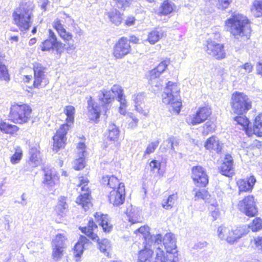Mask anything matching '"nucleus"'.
Masks as SVG:
<instances>
[{
    "instance_id": "f257e3e1",
    "label": "nucleus",
    "mask_w": 262,
    "mask_h": 262,
    "mask_svg": "<svg viewBox=\"0 0 262 262\" xmlns=\"http://www.w3.org/2000/svg\"><path fill=\"white\" fill-rule=\"evenodd\" d=\"M97 228L98 226L93 219L89 220L86 226L79 228L84 235L80 236L78 242L74 247V255L76 261L80 260L84 251V247L92 245V243L89 239L97 243V248L100 252L107 257H112V248L111 242L107 238L100 239L98 234L94 232Z\"/></svg>"
},
{
    "instance_id": "f03ea898",
    "label": "nucleus",
    "mask_w": 262,
    "mask_h": 262,
    "mask_svg": "<svg viewBox=\"0 0 262 262\" xmlns=\"http://www.w3.org/2000/svg\"><path fill=\"white\" fill-rule=\"evenodd\" d=\"M62 23V20L57 18L52 23V27L57 32L59 37L64 41V43L58 40L54 31L49 29L48 30V37L44 40L40 45V49L42 51H50L51 50H55L60 54L64 50L70 51L75 49L73 44L75 37L71 32L66 30Z\"/></svg>"
},
{
    "instance_id": "7ed1b4c3",
    "label": "nucleus",
    "mask_w": 262,
    "mask_h": 262,
    "mask_svg": "<svg viewBox=\"0 0 262 262\" xmlns=\"http://www.w3.org/2000/svg\"><path fill=\"white\" fill-rule=\"evenodd\" d=\"M63 113L66 116L65 122L60 125L52 137V150L58 152L64 149L67 143V135L75 120V108L71 105L64 107Z\"/></svg>"
},
{
    "instance_id": "20e7f679",
    "label": "nucleus",
    "mask_w": 262,
    "mask_h": 262,
    "mask_svg": "<svg viewBox=\"0 0 262 262\" xmlns=\"http://www.w3.org/2000/svg\"><path fill=\"white\" fill-rule=\"evenodd\" d=\"M100 183L111 189L107 196L110 204L114 207H118L124 203L126 197L125 186L117 177L114 175L103 176Z\"/></svg>"
},
{
    "instance_id": "39448f33",
    "label": "nucleus",
    "mask_w": 262,
    "mask_h": 262,
    "mask_svg": "<svg viewBox=\"0 0 262 262\" xmlns=\"http://www.w3.org/2000/svg\"><path fill=\"white\" fill-rule=\"evenodd\" d=\"M250 20L241 14H233L225 20V26L234 38L249 39L252 31Z\"/></svg>"
},
{
    "instance_id": "423d86ee",
    "label": "nucleus",
    "mask_w": 262,
    "mask_h": 262,
    "mask_svg": "<svg viewBox=\"0 0 262 262\" xmlns=\"http://www.w3.org/2000/svg\"><path fill=\"white\" fill-rule=\"evenodd\" d=\"M34 7L27 2H21L12 14L13 23L23 33L30 29L33 23Z\"/></svg>"
},
{
    "instance_id": "0eeeda50",
    "label": "nucleus",
    "mask_w": 262,
    "mask_h": 262,
    "mask_svg": "<svg viewBox=\"0 0 262 262\" xmlns=\"http://www.w3.org/2000/svg\"><path fill=\"white\" fill-rule=\"evenodd\" d=\"M9 120L16 124L28 123L32 118V109L30 105L23 102H13L9 108Z\"/></svg>"
},
{
    "instance_id": "6e6552de",
    "label": "nucleus",
    "mask_w": 262,
    "mask_h": 262,
    "mask_svg": "<svg viewBox=\"0 0 262 262\" xmlns=\"http://www.w3.org/2000/svg\"><path fill=\"white\" fill-rule=\"evenodd\" d=\"M218 236L230 244L237 242L244 236L247 235L249 230L246 226H237L229 228L220 226L217 228Z\"/></svg>"
},
{
    "instance_id": "1a4fd4ad",
    "label": "nucleus",
    "mask_w": 262,
    "mask_h": 262,
    "mask_svg": "<svg viewBox=\"0 0 262 262\" xmlns=\"http://www.w3.org/2000/svg\"><path fill=\"white\" fill-rule=\"evenodd\" d=\"M230 104L233 113H247L252 107V102L244 93L235 91L231 95Z\"/></svg>"
},
{
    "instance_id": "9d476101",
    "label": "nucleus",
    "mask_w": 262,
    "mask_h": 262,
    "mask_svg": "<svg viewBox=\"0 0 262 262\" xmlns=\"http://www.w3.org/2000/svg\"><path fill=\"white\" fill-rule=\"evenodd\" d=\"M204 50L208 55L217 60H222L227 57L225 43L217 38L206 40Z\"/></svg>"
},
{
    "instance_id": "9b49d317",
    "label": "nucleus",
    "mask_w": 262,
    "mask_h": 262,
    "mask_svg": "<svg viewBox=\"0 0 262 262\" xmlns=\"http://www.w3.org/2000/svg\"><path fill=\"white\" fill-rule=\"evenodd\" d=\"M238 210L249 218L256 216L258 214L256 199L253 194L244 196L237 204Z\"/></svg>"
},
{
    "instance_id": "f8f14e48",
    "label": "nucleus",
    "mask_w": 262,
    "mask_h": 262,
    "mask_svg": "<svg viewBox=\"0 0 262 262\" xmlns=\"http://www.w3.org/2000/svg\"><path fill=\"white\" fill-rule=\"evenodd\" d=\"M32 70L33 72V81L32 88L37 89H42L46 87L49 80L46 76V67L38 62L32 63Z\"/></svg>"
},
{
    "instance_id": "ddd939ff",
    "label": "nucleus",
    "mask_w": 262,
    "mask_h": 262,
    "mask_svg": "<svg viewBox=\"0 0 262 262\" xmlns=\"http://www.w3.org/2000/svg\"><path fill=\"white\" fill-rule=\"evenodd\" d=\"M120 133L118 126L114 123L110 124L105 134V141L103 143L104 147L116 152L120 145L119 141Z\"/></svg>"
},
{
    "instance_id": "4468645a",
    "label": "nucleus",
    "mask_w": 262,
    "mask_h": 262,
    "mask_svg": "<svg viewBox=\"0 0 262 262\" xmlns=\"http://www.w3.org/2000/svg\"><path fill=\"white\" fill-rule=\"evenodd\" d=\"M212 115L211 107L205 105L199 107L195 112L190 116L186 121L189 125H194L203 123L209 120Z\"/></svg>"
},
{
    "instance_id": "2eb2a0df",
    "label": "nucleus",
    "mask_w": 262,
    "mask_h": 262,
    "mask_svg": "<svg viewBox=\"0 0 262 262\" xmlns=\"http://www.w3.org/2000/svg\"><path fill=\"white\" fill-rule=\"evenodd\" d=\"M132 47L128 39L122 36L114 43L112 50V55L116 59H120L132 52Z\"/></svg>"
},
{
    "instance_id": "dca6fc26",
    "label": "nucleus",
    "mask_w": 262,
    "mask_h": 262,
    "mask_svg": "<svg viewBox=\"0 0 262 262\" xmlns=\"http://www.w3.org/2000/svg\"><path fill=\"white\" fill-rule=\"evenodd\" d=\"M191 178L194 184L199 187L205 188L209 183V177L205 168L199 165L191 168Z\"/></svg>"
},
{
    "instance_id": "f3484780",
    "label": "nucleus",
    "mask_w": 262,
    "mask_h": 262,
    "mask_svg": "<svg viewBox=\"0 0 262 262\" xmlns=\"http://www.w3.org/2000/svg\"><path fill=\"white\" fill-rule=\"evenodd\" d=\"M155 242L158 244L162 242L166 253L174 255L176 252V241L172 233H167L164 237L161 234H157L155 236Z\"/></svg>"
},
{
    "instance_id": "a211bd4d",
    "label": "nucleus",
    "mask_w": 262,
    "mask_h": 262,
    "mask_svg": "<svg viewBox=\"0 0 262 262\" xmlns=\"http://www.w3.org/2000/svg\"><path fill=\"white\" fill-rule=\"evenodd\" d=\"M87 104L86 115L89 121L95 124L98 123L101 115L100 105L95 102L92 96L88 98Z\"/></svg>"
},
{
    "instance_id": "6ab92c4d",
    "label": "nucleus",
    "mask_w": 262,
    "mask_h": 262,
    "mask_svg": "<svg viewBox=\"0 0 262 262\" xmlns=\"http://www.w3.org/2000/svg\"><path fill=\"white\" fill-rule=\"evenodd\" d=\"M217 169L220 173L225 177L231 178L234 175V159L231 154H225Z\"/></svg>"
},
{
    "instance_id": "aec40b11",
    "label": "nucleus",
    "mask_w": 262,
    "mask_h": 262,
    "mask_svg": "<svg viewBox=\"0 0 262 262\" xmlns=\"http://www.w3.org/2000/svg\"><path fill=\"white\" fill-rule=\"evenodd\" d=\"M256 182V180L253 175H250L246 178H241L236 182V185L238 188V193L251 192L253 189Z\"/></svg>"
},
{
    "instance_id": "412c9836",
    "label": "nucleus",
    "mask_w": 262,
    "mask_h": 262,
    "mask_svg": "<svg viewBox=\"0 0 262 262\" xmlns=\"http://www.w3.org/2000/svg\"><path fill=\"white\" fill-rule=\"evenodd\" d=\"M94 199L92 191H84L80 193L76 198V204L83 210L86 211L93 207Z\"/></svg>"
},
{
    "instance_id": "4be33fe9",
    "label": "nucleus",
    "mask_w": 262,
    "mask_h": 262,
    "mask_svg": "<svg viewBox=\"0 0 262 262\" xmlns=\"http://www.w3.org/2000/svg\"><path fill=\"white\" fill-rule=\"evenodd\" d=\"M67 198L61 196L59 198L58 203L54 209V216L57 223L61 222V219L66 216L68 210V204L67 202Z\"/></svg>"
},
{
    "instance_id": "5701e85b",
    "label": "nucleus",
    "mask_w": 262,
    "mask_h": 262,
    "mask_svg": "<svg viewBox=\"0 0 262 262\" xmlns=\"http://www.w3.org/2000/svg\"><path fill=\"white\" fill-rule=\"evenodd\" d=\"M236 115L233 118L236 125L240 126L242 129L248 136H251L253 135L252 129L251 127V122L249 118L245 115L246 113H234Z\"/></svg>"
},
{
    "instance_id": "b1692460",
    "label": "nucleus",
    "mask_w": 262,
    "mask_h": 262,
    "mask_svg": "<svg viewBox=\"0 0 262 262\" xmlns=\"http://www.w3.org/2000/svg\"><path fill=\"white\" fill-rule=\"evenodd\" d=\"M180 97V88L178 83L168 81L165 88V91L162 95V99H165L167 101V98Z\"/></svg>"
},
{
    "instance_id": "393cba45",
    "label": "nucleus",
    "mask_w": 262,
    "mask_h": 262,
    "mask_svg": "<svg viewBox=\"0 0 262 262\" xmlns=\"http://www.w3.org/2000/svg\"><path fill=\"white\" fill-rule=\"evenodd\" d=\"M111 91L113 93L117 95L118 101L120 102L119 113L122 115H125L127 114V102L123 95L122 89L119 85H114Z\"/></svg>"
},
{
    "instance_id": "a878e982",
    "label": "nucleus",
    "mask_w": 262,
    "mask_h": 262,
    "mask_svg": "<svg viewBox=\"0 0 262 262\" xmlns=\"http://www.w3.org/2000/svg\"><path fill=\"white\" fill-rule=\"evenodd\" d=\"M170 61V58H166L160 62L156 67L149 71V79L151 80L159 78L167 69Z\"/></svg>"
},
{
    "instance_id": "bb28decb",
    "label": "nucleus",
    "mask_w": 262,
    "mask_h": 262,
    "mask_svg": "<svg viewBox=\"0 0 262 262\" xmlns=\"http://www.w3.org/2000/svg\"><path fill=\"white\" fill-rule=\"evenodd\" d=\"M178 252L174 255L166 253L160 248H158L156 251V256L153 262H167L168 260L171 262H177L178 260Z\"/></svg>"
},
{
    "instance_id": "cd10ccee",
    "label": "nucleus",
    "mask_w": 262,
    "mask_h": 262,
    "mask_svg": "<svg viewBox=\"0 0 262 262\" xmlns=\"http://www.w3.org/2000/svg\"><path fill=\"white\" fill-rule=\"evenodd\" d=\"M20 128L16 124L7 122L5 120L0 121V132L5 135L13 137L16 136Z\"/></svg>"
},
{
    "instance_id": "c85d7f7f",
    "label": "nucleus",
    "mask_w": 262,
    "mask_h": 262,
    "mask_svg": "<svg viewBox=\"0 0 262 262\" xmlns=\"http://www.w3.org/2000/svg\"><path fill=\"white\" fill-rule=\"evenodd\" d=\"M94 216L96 222L99 223L104 232L109 233L112 230L113 226L109 221L107 214L96 212Z\"/></svg>"
},
{
    "instance_id": "c756f323",
    "label": "nucleus",
    "mask_w": 262,
    "mask_h": 262,
    "mask_svg": "<svg viewBox=\"0 0 262 262\" xmlns=\"http://www.w3.org/2000/svg\"><path fill=\"white\" fill-rule=\"evenodd\" d=\"M154 253V250L150 246L146 244L142 249L138 251L137 262H151Z\"/></svg>"
},
{
    "instance_id": "7c9ffc66",
    "label": "nucleus",
    "mask_w": 262,
    "mask_h": 262,
    "mask_svg": "<svg viewBox=\"0 0 262 262\" xmlns=\"http://www.w3.org/2000/svg\"><path fill=\"white\" fill-rule=\"evenodd\" d=\"M167 101L165 99H162V102L166 104H168L170 106L169 111L175 113L176 114H179L181 108L182 107V102L180 97L169 98H167Z\"/></svg>"
},
{
    "instance_id": "2f4dec72",
    "label": "nucleus",
    "mask_w": 262,
    "mask_h": 262,
    "mask_svg": "<svg viewBox=\"0 0 262 262\" xmlns=\"http://www.w3.org/2000/svg\"><path fill=\"white\" fill-rule=\"evenodd\" d=\"M164 36V32L160 28L156 27L148 33L146 40L150 45H155Z\"/></svg>"
},
{
    "instance_id": "473e14b6",
    "label": "nucleus",
    "mask_w": 262,
    "mask_h": 262,
    "mask_svg": "<svg viewBox=\"0 0 262 262\" xmlns=\"http://www.w3.org/2000/svg\"><path fill=\"white\" fill-rule=\"evenodd\" d=\"M125 213L128 217V220L131 224L141 223L143 218L141 217L139 212L132 206L127 208Z\"/></svg>"
},
{
    "instance_id": "72a5a7b5",
    "label": "nucleus",
    "mask_w": 262,
    "mask_h": 262,
    "mask_svg": "<svg viewBox=\"0 0 262 262\" xmlns=\"http://www.w3.org/2000/svg\"><path fill=\"white\" fill-rule=\"evenodd\" d=\"M205 147L209 150H214L217 153H220L222 150V145L220 142L216 139V137L212 136L209 137L206 141Z\"/></svg>"
},
{
    "instance_id": "f704fd0d",
    "label": "nucleus",
    "mask_w": 262,
    "mask_h": 262,
    "mask_svg": "<svg viewBox=\"0 0 262 262\" xmlns=\"http://www.w3.org/2000/svg\"><path fill=\"white\" fill-rule=\"evenodd\" d=\"M174 4L170 0H164L159 7L158 15L160 16H167L174 11Z\"/></svg>"
},
{
    "instance_id": "c9c22d12",
    "label": "nucleus",
    "mask_w": 262,
    "mask_h": 262,
    "mask_svg": "<svg viewBox=\"0 0 262 262\" xmlns=\"http://www.w3.org/2000/svg\"><path fill=\"white\" fill-rule=\"evenodd\" d=\"M59 178L55 174H53L50 171H47L44 175L43 183L48 187H53L58 183Z\"/></svg>"
},
{
    "instance_id": "e433bc0d",
    "label": "nucleus",
    "mask_w": 262,
    "mask_h": 262,
    "mask_svg": "<svg viewBox=\"0 0 262 262\" xmlns=\"http://www.w3.org/2000/svg\"><path fill=\"white\" fill-rule=\"evenodd\" d=\"M107 15L110 21L116 26H119L123 21V14L118 10L108 12Z\"/></svg>"
},
{
    "instance_id": "4c0bfd02",
    "label": "nucleus",
    "mask_w": 262,
    "mask_h": 262,
    "mask_svg": "<svg viewBox=\"0 0 262 262\" xmlns=\"http://www.w3.org/2000/svg\"><path fill=\"white\" fill-rule=\"evenodd\" d=\"M252 132L258 137H262V113L255 118Z\"/></svg>"
},
{
    "instance_id": "58836bf2",
    "label": "nucleus",
    "mask_w": 262,
    "mask_h": 262,
    "mask_svg": "<svg viewBox=\"0 0 262 262\" xmlns=\"http://www.w3.org/2000/svg\"><path fill=\"white\" fill-rule=\"evenodd\" d=\"M178 199V193L175 192L170 194L168 198L164 200L162 204V206L163 208L166 210H169L172 208Z\"/></svg>"
},
{
    "instance_id": "ea45409f",
    "label": "nucleus",
    "mask_w": 262,
    "mask_h": 262,
    "mask_svg": "<svg viewBox=\"0 0 262 262\" xmlns=\"http://www.w3.org/2000/svg\"><path fill=\"white\" fill-rule=\"evenodd\" d=\"M114 100V97L111 95L110 91L106 90H102L100 91L99 100L103 106L111 103Z\"/></svg>"
},
{
    "instance_id": "a19ab883",
    "label": "nucleus",
    "mask_w": 262,
    "mask_h": 262,
    "mask_svg": "<svg viewBox=\"0 0 262 262\" xmlns=\"http://www.w3.org/2000/svg\"><path fill=\"white\" fill-rule=\"evenodd\" d=\"M250 11L255 17L262 16V0H255L251 5Z\"/></svg>"
},
{
    "instance_id": "79ce46f5",
    "label": "nucleus",
    "mask_w": 262,
    "mask_h": 262,
    "mask_svg": "<svg viewBox=\"0 0 262 262\" xmlns=\"http://www.w3.org/2000/svg\"><path fill=\"white\" fill-rule=\"evenodd\" d=\"M65 248V246H52V258L56 261L61 259L63 256Z\"/></svg>"
},
{
    "instance_id": "37998d69",
    "label": "nucleus",
    "mask_w": 262,
    "mask_h": 262,
    "mask_svg": "<svg viewBox=\"0 0 262 262\" xmlns=\"http://www.w3.org/2000/svg\"><path fill=\"white\" fill-rule=\"evenodd\" d=\"M194 190V198L196 200L206 201L210 198L211 195L207 189H203Z\"/></svg>"
},
{
    "instance_id": "c03bdc74",
    "label": "nucleus",
    "mask_w": 262,
    "mask_h": 262,
    "mask_svg": "<svg viewBox=\"0 0 262 262\" xmlns=\"http://www.w3.org/2000/svg\"><path fill=\"white\" fill-rule=\"evenodd\" d=\"M23 150L20 147L17 146L15 148L14 153L10 157V162L15 164L19 162L23 157Z\"/></svg>"
},
{
    "instance_id": "a18cd8bd",
    "label": "nucleus",
    "mask_w": 262,
    "mask_h": 262,
    "mask_svg": "<svg viewBox=\"0 0 262 262\" xmlns=\"http://www.w3.org/2000/svg\"><path fill=\"white\" fill-rule=\"evenodd\" d=\"M249 226L253 232L262 230V219L259 217H254Z\"/></svg>"
},
{
    "instance_id": "49530a36",
    "label": "nucleus",
    "mask_w": 262,
    "mask_h": 262,
    "mask_svg": "<svg viewBox=\"0 0 262 262\" xmlns=\"http://www.w3.org/2000/svg\"><path fill=\"white\" fill-rule=\"evenodd\" d=\"M0 80L9 82L10 75L7 66L3 63H0Z\"/></svg>"
},
{
    "instance_id": "de8ad7c7",
    "label": "nucleus",
    "mask_w": 262,
    "mask_h": 262,
    "mask_svg": "<svg viewBox=\"0 0 262 262\" xmlns=\"http://www.w3.org/2000/svg\"><path fill=\"white\" fill-rule=\"evenodd\" d=\"M79 179V183L77 185V186L80 187V190L81 192L91 190L90 187L88 186L90 181L86 176H82L80 177Z\"/></svg>"
},
{
    "instance_id": "09e8293b",
    "label": "nucleus",
    "mask_w": 262,
    "mask_h": 262,
    "mask_svg": "<svg viewBox=\"0 0 262 262\" xmlns=\"http://www.w3.org/2000/svg\"><path fill=\"white\" fill-rule=\"evenodd\" d=\"M209 210V216L212 221H215L220 218L221 213L218 206L211 205Z\"/></svg>"
},
{
    "instance_id": "8fccbe9b",
    "label": "nucleus",
    "mask_w": 262,
    "mask_h": 262,
    "mask_svg": "<svg viewBox=\"0 0 262 262\" xmlns=\"http://www.w3.org/2000/svg\"><path fill=\"white\" fill-rule=\"evenodd\" d=\"M67 239V238L64 234H57L55 235L54 238L52 241V246H65L64 242Z\"/></svg>"
},
{
    "instance_id": "3c124183",
    "label": "nucleus",
    "mask_w": 262,
    "mask_h": 262,
    "mask_svg": "<svg viewBox=\"0 0 262 262\" xmlns=\"http://www.w3.org/2000/svg\"><path fill=\"white\" fill-rule=\"evenodd\" d=\"M115 6L123 10H125L127 7H130L133 0H112Z\"/></svg>"
},
{
    "instance_id": "603ef678",
    "label": "nucleus",
    "mask_w": 262,
    "mask_h": 262,
    "mask_svg": "<svg viewBox=\"0 0 262 262\" xmlns=\"http://www.w3.org/2000/svg\"><path fill=\"white\" fill-rule=\"evenodd\" d=\"M85 166V162L83 157L76 159L74 162L73 168L77 171L83 169Z\"/></svg>"
},
{
    "instance_id": "864d4df0",
    "label": "nucleus",
    "mask_w": 262,
    "mask_h": 262,
    "mask_svg": "<svg viewBox=\"0 0 262 262\" xmlns=\"http://www.w3.org/2000/svg\"><path fill=\"white\" fill-rule=\"evenodd\" d=\"M232 0H216V6L219 10H225L231 4Z\"/></svg>"
},
{
    "instance_id": "5fc2aeb1",
    "label": "nucleus",
    "mask_w": 262,
    "mask_h": 262,
    "mask_svg": "<svg viewBox=\"0 0 262 262\" xmlns=\"http://www.w3.org/2000/svg\"><path fill=\"white\" fill-rule=\"evenodd\" d=\"M159 144V142L158 140L149 143L144 151V156L150 155V154L153 153L158 146Z\"/></svg>"
},
{
    "instance_id": "6e6d98bb",
    "label": "nucleus",
    "mask_w": 262,
    "mask_h": 262,
    "mask_svg": "<svg viewBox=\"0 0 262 262\" xmlns=\"http://www.w3.org/2000/svg\"><path fill=\"white\" fill-rule=\"evenodd\" d=\"M40 151L37 149H35V151H32L30 157L29 158V164L31 163L34 164L35 167L38 166V164L37 163L40 159L39 157Z\"/></svg>"
},
{
    "instance_id": "4d7b16f0",
    "label": "nucleus",
    "mask_w": 262,
    "mask_h": 262,
    "mask_svg": "<svg viewBox=\"0 0 262 262\" xmlns=\"http://www.w3.org/2000/svg\"><path fill=\"white\" fill-rule=\"evenodd\" d=\"M149 166L151 172H154L157 171L158 172H159L161 170V162L156 159H152L149 163Z\"/></svg>"
},
{
    "instance_id": "13d9d810",
    "label": "nucleus",
    "mask_w": 262,
    "mask_h": 262,
    "mask_svg": "<svg viewBox=\"0 0 262 262\" xmlns=\"http://www.w3.org/2000/svg\"><path fill=\"white\" fill-rule=\"evenodd\" d=\"M216 128L215 124L212 121H208L204 125V130L203 133L205 134H208L210 133L214 132Z\"/></svg>"
},
{
    "instance_id": "bf43d9fd",
    "label": "nucleus",
    "mask_w": 262,
    "mask_h": 262,
    "mask_svg": "<svg viewBox=\"0 0 262 262\" xmlns=\"http://www.w3.org/2000/svg\"><path fill=\"white\" fill-rule=\"evenodd\" d=\"M127 119H128V126L130 128H133L137 126L139 121L137 117H136L132 114H130L127 117Z\"/></svg>"
},
{
    "instance_id": "052dcab7",
    "label": "nucleus",
    "mask_w": 262,
    "mask_h": 262,
    "mask_svg": "<svg viewBox=\"0 0 262 262\" xmlns=\"http://www.w3.org/2000/svg\"><path fill=\"white\" fill-rule=\"evenodd\" d=\"M136 18L133 15H127L124 20V25L127 27L134 26L136 24Z\"/></svg>"
},
{
    "instance_id": "680f3d73",
    "label": "nucleus",
    "mask_w": 262,
    "mask_h": 262,
    "mask_svg": "<svg viewBox=\"0 0 262 262\" xmlns=\"http://www.w3.org/2000/svg\"><path fill=\"white\" fill-rule=\"evenodd\" d=\"M242 69L245 70V71L247 73L251 72L253 69V65L250 62H246L243 64L241 67Z\"/></svg>"
},
{
    "instance_id": "e2e57ef3",
    "label": "nucleus",
    "mask_w": 262,
    "mask_h": 262,
    "mask_svg": "<svg viewBox=\"0 0 262 262\" xmlns=\"http://www.w3.org/2000/svg\"><path fill=\"white\" fill-rule=\"evenodd\" d=\"M77 148L79 150L80 152H81V155L82 156L84 155V154L85 152V148L86 146L84 143L83 142H79L78 143L77 146Z\"/></svg>"
},
{
    "instance_id": "0e129e2a",
    "label": "nucleus",
    "mask_w": 262,
    "mask_h": 262,
    "mask_svg": "<svg viewBox=\"0 0 262 262\" xmlns=\"http://www.w3.org/2000/svg\"><path fill=\"white\" fill-rule=\"evenodd\" d=\"M255 245L257 247H260L262 249V237H257L254 239Z\"/></svg>"
},
{
    "instance_id": "69168bd1",
    "label": "nucleus",
    "mask_w": 262,
    "mask_h": 262,
    "mask_svg": "<svg viewBox=\"0 0 262 262\" xmlns=\"http://www.w3.org/2000/svg\"><path fill=\"white\" fill-rule=\"evenodd\" d=\"M41 4L40 5V8L43 11L47 10V6L49 5L50 2L49 0H40Z\"/></svg>"
},
{
    "instance_id": "338daca9",
    "label": "nucleus",
    "mask_w": 262,
    "mask_h": 262,
    "mask_svg": "<svg viewBox=\"0 0 262 262\" xmlns=\"http://www.w3.org/2000/svg\"><path fill=\"white\" fill-rule=\"evenodd\" d=\"M32 79V77L30 75H24L22 78V81L25 83H30Z\"/></svg>"
},
{
    "instance_id": "774afa93",
    "label": "nucleus",
    "mask_w": 262,
    "mask_h": 262,
    "mask_svg": "<svg viewBox=\"0 0 262 262\" xmlns=\"http://www.w3.org/2000/svg\"><path fill=\"white\" fill-rule=\"evenodd\" d=\"M147 232V228L145 226H141L135 231L136 233L139 232L143 234H145L146 232Z\"/></svg>"
}]
</instances>
